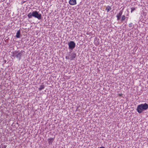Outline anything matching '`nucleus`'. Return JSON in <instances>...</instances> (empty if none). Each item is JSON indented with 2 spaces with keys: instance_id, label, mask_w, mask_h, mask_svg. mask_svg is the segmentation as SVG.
I'll return each mask as SVG.
<instances>
[{
  "instance_id": "1",
  "label": "nucleus",
  "mask_w": 148,
  "mask_h": 148,
  "mask_svg": "<svg viewBox=\"0 0 148 148\" xmlns=\"http://www.w3.org/2000/svg\"><path fill=\"white\" fill-rule=\"evenodd\" d=\"M148 108V104L145 103L144 104L139 105L137 108V110L139 113L142 112L144 110H146Z\"/></svg>"
},
{
  "instance_id": "2",
  "label": "nucleus",
  "mask_w": 148,
  "mask_h": 148,
  "mask_svg": "<svg viewBox=\"0 0 148 148\" xmlns=\"http://www.w3.org/2000/svg\"><path fill=\"white\" fill-rule=\"evenodd\" d=\"M76 56V54L74 53H70L69 55L66 56V58L67 59H70V60H73L75 58Z\"/></svg>"
},
{
  "instance_id": "3",
  "label": "nucleus",
  "mask_w": 148,
  "mask_h": 148,
  "mask_svg": "<svg viewBox=\"0 0 148 148\" xmlns=\"http://www.w3.org/2000/svg\"><path fill=\"white\" fill-rule=\"evenodd\" d=\"M33 16L40 20L41 18V14L38 11H34L33 12Z\"/></svg>"
},
{
  "instance_id": "4",
  "label": "nucleus",
  "mask_w": 148,
  "mask_h": 148,
  "mask_svg": "<svg viewBox=\"0 0 148 148\" xmlns=\"http://www.w3.org/2000/svg\"><path fill=\"white\" fill-rule=\"evenodd\" d=\"M24 51H21L19 52H16L15 53V56L16 58H18L19 60H20L21 56L23 55V52Z\"/></svg>"
},
{
  "instance_id": "5",
  "label": "nucleus",
  "mask_w": 148,
  "mask_h": 148,
  "mask_svg": "<svg viewBox=\"0 0 148 148\" xmlns=\"http://www.w3.org/2000/svg\"><path fill=\"white\" fill-rule=\"evenodd\" d=\"M68 45L69 49H73L75 47V43L74 41H71L68 43Z\"/></svg>"
},
{
  "instance_id": "6",
  "label": "nucleus",
  "mask_w": 148,
  "mask_h": 148,
  "mask_svg": "<svg viewBox=\"0 0 148 148\" xmlns=\"http://www.w3.org/2000/svg\"><path fill=\"white\" fill-rule=\"evenodd\" d=\"M69 3L71 5H75L76 4V0H69Z\"/></svg>"
},
{
  "instance_id": "7",
  "label": "nucleus",
  "mask_w": 148,
  "mask_h": 148,
  "mask_svg": "<svg viewBox=\"0 0 148 148\" xmlns=\"http://www.w3.org/2000/svg\"><path fill=\"white\" fill-rule=\"evenodd\" d=\"M122 13L123 12L122 11H121L119 12V13L117 14L116 17L117 18V20H119L120 19L121 16L122 14Z\"/></svg>"
},
{
  "instance_id": "8",
  "label": "nucleus",
  "mask_w": 148,
  "mask_h": 148,
  "mask_svg": "<svg viewBox=\"0 0 148 148\" xmlns=\"http://www.w3.org/2000/svg\"><path fill=\"white\" fill-rule=\"evenodd\" d=\"M55 139V137L53 138H50L48 139V143L50 145V144H52V143L54 140Z\"/></svg>"
},
{
  "instance_id": "9",
  "label": "nucleus",
  "mask_w": 148,
  "mask_h": 148,
  "mask_svg": "<svg viewBox=\"0 0 148 148\" xmlns=\"http://www.w3.org/2000/svg\"><path fill=\"white\" fill-rule=\"evenodd\" d=\"M106 10H107V12H108L111 10V7L110 6L108 5L106 7Z\"/></svg>"
},
{
  "instance_id": "10",
  "label": "nucleus",
  "mask_w": 148,
  "mask_h": 148,
  "mask_svg": "<svg viewBox=\"0 0 148 148\" xmlns=\"http://www.w3.org/2000/svg\"><path fill=\"white\" fill-rule=\"evenodd\" d=\"M27 16L29 18H31L32 16H33V12L32 13L31 12L29 13L27 15Z\"/></svg>"
},
{
  "instance_id": "11",
  "label": "nucleus",
  "mask_w": 148,
  "mask_h": 148,
  "mask_svg": "<svg viewBox=\"0 0 148 148\" xmlns=\"http://www.w3.org/2000/svg\"><path fill=\"white\" fill-rule=\"evenodd\" d=\"M45 87V86L44 85L40 86V88H38V90H42Z\"/></svg>"
},
{
  "instance_id": "12",
  "label": "nucleus",
  "mask_w": 148,
  "mask_h": 148,
  "mask_svg": "<svg viewBox=\"0 0 148 148\" xmlns=\"http://www.w3.org/2000/svg\"><path fill=\"white\" fill-rule=\"evenodd\" d=\"M20 31L18 30L17 31L16 35V37L17 38H20Z\"/></svg>"
},
{
  "instance_id": "13",
  "label": "nucleus",
  "mask_w": 148,
  "mask_h": 148,
  "mask_svg": "<svg viewBox=\"0 0 148 148\" xmlns=\"http://www.w3.org/2000/svg\"><path fill=\"white\" fill-rule=\"evenodd\" d=\"M125 18H126V17L125 15H122V16L121 19V21H123L124 20H125Z\"/></svg>"
},
{
  "instance_id": "14",
  "label": "nucleus",
  "mask_w": 148,
  "mask_h": 148,
  "mask_svg": "<svg viewBox=\"0 0 148 148\" xmlns=\"http://www.w3.org/2000/svg\"><path fill=\"white\" fill-rule=\"evenodd\" d=\"M131 12H132L133 11H134L135 10V8H131Z\"/></svg>"
},
{
  "instance_id": "15",
  "label": "nucleus",
  "mask_w": 148,
  "mask_h": 148,
  "mask_svg": "<svg viewBox=\"0 0 148 148\" xmlns=\"http://www.w3.org/2000/svg\"><path fill=\"white\" fill-rule=\"evenodd\" d=\"M132 23H130L129 24L128 26L129 27H131L132 26Z\"/></svg>"
},
{
  "instance_id": "16",
  "label": "nucleus",
  "mask_w": 148,
  "mask_h": 148,
  "mask_svg": "<svg viewBox=\"0 0 148 148\" xmlns=\"http://www.w3.org/2000/svg\"><path fill=\"white\" fill-rule=\"evenodd\" d=\"M95 45H99V42H96V43L95 42Z\"/></svg>"
},
{
  "instance_id": "17",
  "label": "nucleus",
  "mask_w": 148,
  "mask_h": 148,
  "mask_svg": "<svg viewBox=\"0 0 148 148\" xmlns=\"http://www.w3.org/2000/svg\"><path fill=\"white\" fill-rule=\"evenodd\" d=\"M119 96H121L122 95V94H119L118 95Z\"/></svg>"
},
{
  "instance_id": "18",
  "label": "nucleus",
  "mask_w": 148,
  "mask_h": 148,
  "mask_svg": "<svg viewBox=\"0 0 148 148\" xmlns=\"http://www.w3.org/2000/svg\"><path fill=\"white\" fill-rule=\"evenodd\" d=\"M99 148H105V147L103 146H101Z\"/></svg>"
},
{
  "instance_id": "19",
  "label": "nucleus",
  "mask_w": 148,
  "mask_h": 148,
  "mask_svg": "<svg viewBox=\"0 0 148 148\" xmlns=\"http://www.w3.org/2000/svg\"><path fill=\"white\" fill-rule=\"evenodd\" d=\"M4 147H5L4 148H6V146H5V145H4Z\"/></svg>"
}]
</instances>
